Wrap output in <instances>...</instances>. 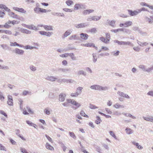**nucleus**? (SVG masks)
<instances>
[{
	"instance_id": "nucleus-9",
	"label": "nucleus",
	"mask_w": 153,
	"mask_h": 153,
	"mask_svg": "<svg viewBox=\"0 0 153 153\" xmlns=\"http://www.w3.org/2000/svg\"><path fill=\"white\" fill-rule=\"evenodd\" d=\"M8 14L10 17L13 18L18 19L19 18V16L18 15L15 14L13 12L10 11V13H8Z\"/></svg>"
},
{
	"instance_id": "nucleus-51",
	"label": "nucleus",
	"mask_w": 153,
	"mask_h": 153,
	"mask_svg": "<svg viewBox=\"0 0 153 153\" xmlns=\"http://www.w3.org/2000/svg\"><path fill=\"white\" fill-rule=\"evenodd\" d=\"M30 68L33 71H35L36 70V68L33 65L30 66Z\"/></svg>"
},
{
	"instance_id": "nucleus-40",
	"label": "nucleus",
	"mask_w": 153,
	"mask_h": 153,
	"mask_svg": "<svg viewBox=\"0 0 153 153\" xmlns=\"http://www.w3.org/2000/svg\"><path fill=\"white\" fill-rule=\"evenodd\" d=\"M110 135L113 137L115 139L117 140V137L115 135L114 133L112 131H109Z\"/></svg>"
},
{
	"instance_id": "nucleus-63",
	"label": "nucleus",
	"mask_w": 153,
	"mask_h": 153,
	"mask_svg": "<svg viewBox=\"0 0 153 153\" xmlns=\"http://www.w3.org/2000/svg\"><path fill=\"white\" fill-rule=\"evenodd\" d=\"M105 110L107 112V113L109 114H111L112 113L111 111L108 108H105Z\"/></svg>"
},
{
	"instance_id": "nucleus-30",
	"label": "nucleus",
	"mask_w": 153,
	"mask_h": 153,
	"mask_svg": "<svg viewBox=\"0 0 153 153\" xmlns=\"http://www.w3.org/2000/svg\"><path fill=\"white\" fill-rule=\"evenodd\" d=\"M114 106L116 108H124V106L123 105H120L118 103H117L114 105Z\"/></svg>"
},
{
	"instance_id": "nucleus-60",
	"label": "nucleus",
	"mask_w": 153,
	"mask_h": 153,
	"mask_svg": "<svg viewBox=\"0 0 153 153\" xmlns=\"http://www.w3.org/2000/svg\"><path fill=\"white\" fill-rule=\"evenodd\" d=\"M45 136L50 142H51L52 143L53 142L52 139L49 136L47 135V134H46Z\"/></svg>"
},
{
	"instance_id": "nucleus-1",
	"label": "nucleus",
	"mask_w": 153,
	"mask_h": 153,
	"mask_svg": "<svg viewBox=\"0 0 153 153\" xmlns=\"http://www.w3.org/2000/svg\"><path fill=\"white\" fill-rule=\"evenodd\" d=\"M86 8L85 6L82 3L76 4L74 7V10H77L79 9H85Z\"/></svg>"
},
{
	"instance_id": "nucleus-55",
	"label": "nucleus",
	"mask_w": 153,
	"mask_h": 153,
	"mask_svg": "<svg viewBox=\"0 0 153 153\" xmlns=\"http://www.w3.org/2000/svg\"><path fill=\"white\" fill-rule=\"evenodd\" d=\"M0 114L4 115L6 117H7V115L4 111L1 110H0Z\"/></svg>"
},
{
	"instance_id": "nucleus-14",
	"label": "nucleus",
	"mask_w": 153,
	"mask_h": 153,
	"mask_svg": "<svg viewBox=\"0 0 153 153\" xmlns=\"http://www.w3.org/2000/svg\"><path fill=\"white\" fill-rule=\"evenodd\" d=\"M13 100L11 96H8V100L7 101L8 104L10 105H13Z\"/></svg>"
},
{
	"instance_id": "nucleus-52",
	"label": "nucleus",
	"mask_w": 153,
	"mask_h": 153,
	"mask_svg": "<svg viewBox=\"0 0 153 153\" xmlns=\"http://www.w3.org/2000/svg\"><path fill=\"white\" fill-rule=\"evenodd\" d=\"M89 32L93 33H95L97 32V30L95 28H93L90 30H89Z\"/></svg>"
},
{
	"instance_id": "nucleus-61",
	"label": "nucleus",
	"mask_w": 153,
	"mask_h": 153,
	"mask_svg": "<svg viewBox=\"0 0 153 153\" xmlns=\"http://www.w3.org/2000/svg\"><path fill=\"white\" fill-rule=\"evenodd\" d=\"M69 55V53H65L64 54H62L60 55V56L62 57H66Z\"/></svg>"
},
{
	"instance_id": "nucleus-16",
	"label": "nucleus",
	"mask_w": 153,
	"mask_h": 153,
	"mask_svg": "<svg viewBox=\"0 0 153 153\" xmlns=\"http://www.w3.org/2000/svg\"><path fill=\"white\" fill-rule=\"evenodd\" d=\"M79 37L76 35H74L70 36L69 38V39L70 40H79Z\"/></svg>"
},
{
	"instance_id": "nucleus-11",
	"label": "nucleus",
	"mask_w": 153,
	"mask_h": 153,
	"mask_svg": "<svg viewBox=\"0 0 153 153\" xmlns=\"http://www.w3.org/2000/svg\"><path fill=\"white\" fill-rule=\"evenodd\" d=\"M80 38L82 39L87 40L88 37V35L86 33H81L80 34Z\"/></svg>"
},
{
	"instance_id": "nucleus-10",
	"label": "nucleus",
	"mask_w": 153,
	"mask_h": 153,
	"mask_svg": "<svg viewBox=\"0 0 153 153\" xmlns=\"http://www.w3.org/2000/svg\"><path fill=\"white\" fill-rule=\"evenodd\" d=\"M45 79L51 82H54L57 79L55 77L53 76H48L47 77H46Z\"/></svg>"
},
{
	"instance_id": "nucleus-44",
	"label": "nucleus",
	"mask_w": 153,
	"mask_h": 153,
	"mask_svg": "<svg viewBox=\"0 0 153 153\" xmlns=\"http://www.w3.org/2000/svg\"><path fill=\"white\" fill-rule=\"evenodd\" d=\"M69 133L71 137L73 138L74 139H75L76 138V136L74 134L73 132L69 131Z\"/></svg>"
},
{
	"instance_id": "nucleus-13",
	"label": "nucleus",
	"mask_w": 153,
	"mask_h": 153,
	"mask_svg": "<svg viewBox=\"0 0 153 153\" xmlns=\"http://www.w3.org/2000/svg\"><path fill=\"white\" fill-rule=\"evenodd\" d=\"M1 46L2 49L4 50H10L11 49V48L8 46L7 44H3L1 45Z\"/></svg>"
},
{
	"instance_id": "nucleus-46",
	"label": "nucleus",
	"mask_w": 153,
	"mask_h": 153,
	"mask_svg": "<svg viewBox=\"0 0 153 153\" xmlns=\"http://www.w3.org/2000/svg\"><path fill=\"white\" fill-rule=\"evenodd\" d=\"M89 108L92 109H94L98 108V107L95 105L91 103L89 104Z\"/></svg>"
},
{
	"instance_id": "nucleus-50",
	"label": "nucleus",
	"mask_w": 153,
	"mask_h": 153,
	"mask_svg": "<svg viewBox=\"0 0 153 153\" xmlns=\"http://www.w3.org/2000/svg\"><path fill=\"white\" fill-rule=\"evenodd\" d=\"M79 93L78 92H76L75 93H72L71 95L72 97H76L79 95Z\"/></svg>"
},
{
	"instance_id": "nucleus-49",
	"label": "nucleus",
	"mask_w": 153,
	"mask_h": 153,
	"mask_svg": "<svg viewBox=\"0 0 153 153\" xmlns=\"http://www.w3.org/2000/svg\"><path fill=\"white\" fill-rule=\"evenodd\" d=\"M83 89V88L81 87H79L77 88V92H78L79 94H81L82 91V90Z\"/></svg>"
},
{
	"instance_id": "nucleus-20",
	"label": "nucleus",
	"mask_w": 153,
	"mask_h": 153,
	"mask_svg": "<svg viewBox=\"0 0 153 153\" xmlns=\"http://www.w3.org/2000/svg\"><path fill=\"white\" fill-rule=\"evenodd\" d=\"M125 131L126 134H131L133 132V130L129 128H126L125 129Z\"/></svg>"
},
{
	"instance_id": "nucleus-53",
	"label": "nucleus",
	"mask_w": 153,
	"mask_h": 153,
	"mask_svg": "<svg viewBox=\"0 0 153 153\" xmlns=\"http://www.w3.org/2000/svg\"><path fill=\"white\" fill-rule=\"evenodd\" d=\"M2 27H4L8 29L11 26L9 25L7 23V22H6L5 24L3 26L2 25Z\"/></svg>"
},
{
	"instance_id": "nucleus-43",
	"label": "nucleus",
	"mask_w": 153,
	"mask_h": 153,
	"mask_svg": "<svg viewBox=\"0 0 153 153\" xmlns=\"http://www.w3.org/2000/svg\"><path fill=\"white\" fill-rule=\"evenodd\" d=\"M80 114L82 116L85 117H88V116L82 110L80 112Z\"/></svg>"
},
{
	"instance_id": "nucleus-27",
	"label": "nucleus",
	"mask_w": 153,
	"mask_h": 153,
	"mask_svg": "<svg viewBox=\"0 0 153 153\" xmlns=\"http://www.w3.org/2000/svg\"><path fill=\"white\" fill-rule=\"evenodd\" d=\"M72 104L75 105L76 108H78L81 106L80 104L78 103L75 100H74L72 102Z\"/></svg>"
},
{
	"instance_id": "nucleus-17",
	"label": "nucleus",
	"mask_w": 153,
	"mask_h": 153,
	"mask_svg": "<svg viewBox=\"0 0 153 153\" xmlns=\"http://www.w3.org/2000/svg\"><path fill=\"white\" fill-rule=\"evenodd\" d=\"M94 11L93 10H84L82 12V13L84 15H87L89 14L90 13H92Z\"/></svg>"
},
{
	"instance_id": "nucleus-41",
	"label": "nucleus",
	"mask_w": 153,
	"mask_h": 153,
	"mask_svg": "<svg viewBox=\"0 0 153 153\" xmlns=\"http://www.w3.org/2000/svg\"><path fill=\"white\" fill-rule=\"evenodd\" d=\"M71 57V59L73 60H76V57L74 56V54L73 53H69V55Z\"/></svg>"
},
{
	"instance_id": "nucleus-3",
	"label": "nucleus",
	"mask_w": 153,
	"mask_h": 153,
	"mask_svg": "<svg viewBox=\"0 0 153 153\" xmlns=\"http://www.w3.org/2000/svg\"><path fill=\"white\" fill-rule=\"evenodd\" d=\"M128 14L131 16H134L137 15L138 13H139L138 9H137L136 10H134V11H132L131 10H128Z\"/></svg>"
},
{
	"instance_id": "nucleus-58",
	"label": "nucleus",
	"mask_w": 153,
	"mask_h": 153,
	"mask_svg": "<svg viewBox=\"0 0 153 153\" xmlns=\"http://www.w3.org/2000/svg\"><path fill=\"white\" fill-rule=\"evenodd\" d=\"M117 94H118L119 96L122 97H123L124 95L125 94L124 93L120 92V91H118L117 92Z\"/></svg>"
},
{
	"instance_id": "nucleus-6",
	"label": "nucleus",
	"mask_w": 153,
	"mask_h": 153,
	"mask_svg": "<svg viewBox=\"0 0 153 153\" xmlns=\"http://www.w3.org/2000/svg\"><path fill=\"white\" fill-rule=\"evenodd\" d=\"M13 52L16 54L21 55H23L24 52V51L18 48H15V50H13Z\"/></svg>"
},
{
	"instance_id": "nucleus-28",
	"label": "nucleus",
	"mask_w": 153,
	"mask_h": 153,
	"mask_svg": "<svg viewBox=\"0 0 153 153\" xmlns=\"http://www.w3.org/2000/svg\"><path fill=\"white\" fill-rule=\"evenodd\" d=\"M92 19L93 21H98L101 18V16H92Z\"/></svg>"
},
{
	"instance_id": "nucleus-23",
	"label": "nucleus",
	"mask_w": 153,
	"mask_h": 153,
	"mask_svg": "<svg viewBox=\"0 0 153 153\" xmlns=\"http://www.w3.org/2000/svg\"><path fill=\"white\" fill-rule=\"evenodd\" d=\"M71 32L72 31L71 30H68L64 33L63 36L64 37H66L69 35Z\"/></svg>"
},
{
	"instance_id": "nucleus-39",
	"label": "nucleus",
	"mask_w": 153,
	"mask_h": 153,
	"mask_svg": "<svg viewBox=\"0 0 153 153\" xmlns=\"http://www.w3.org/2000/svg\"><path fill=\"white\" fill-rule=\"evenodd\" d=\"M109 88H108L107 86H105L104 87H103L102 86H100V90H102V91H106V90H108V89Z\"/></svg>"
},
{
	"instance_id": "nucleus-57",
	"label": "nucleus",
	"mask_w": 153,
	"mask_h": 153,
	"mask_svg": "<svg viewBox=\"0 0 153 153\" xmlns=\"http://www.w3.org/2000/svg\"><path fill=\"white\" fill-rule=\"evenodd\" d=\"M138 32L142 35H146L147 33L146 32H143L140 29L139 30Z\"/></svg>"
},
{
	"instance_id": "nucleus-24",
	"label": "nucleus",
	"mask_w": 153,
	"mask_h": 153,
	"mask_svg": "<svg viewBox=\"0 0 153 153\" xmlns=\"http://www.w3.org/2000/svg\"><path fill=\"white\" fill-rule=\"evenodd\" d=\"M65 3L68 6H70L74 4V2L72 0H68L65 1Z\"/></svg>"
},
{
	"instance_id": "nucleus-31",
	"label": "nucleus",
	"mask_w": 153,
	"mask_h": 153,
	"mask_svg": "<svg viewBox=\"0 0 153 153\" xmlns=\"http://www.w3.org/2000/svg\"><path fill=\"white\" fill-rule=\"evenodd\" d=\"M96 118L97 120L95 121V123L96 124H99L102 121V120L100 118V117L98 116H97Z\"/></svg>"
},
{
	"instance_id": "nucleus-5",
	"label": "nucleus",
	"mask_w": 153,
	"mask_h": 153,
	"mask_svg": "<svg viewBox=\"0 0 153 153\" xmlns=\"http://www.w3.org/2000/svg\"><path fill=\"white\" fill-rule=\"evenodd\" d=\"M88 26L89 24L86 23H82L74 25L75 27L78 28L85 27Z\"/></svg>"
},
{
	"instance_id": "nucleus-45",
	"label": "nucleus",
	"mask_w": 153,
	"mask_h": 153,
	"mask_svg": "<svg viewBox=\"0 0 153 153\" xmlns=\"http://www.w3.org/2000/svg\"><path fill=\"white\" fill-rule=\"evenodd\" d=\"M105 35L106 36V39L107 40H108L109 43L110 39V35L108 33H105Z\"/></svg>"
},
{
	"instance_id": "nucleus-12",
	"label": "nucleus",
	"mask_w": 153,
	"mask_h": 153,
	"mask_svg": "<svg viewBox=\"0 0 153 153\" xmlns=\"http://www.w3.org/2000/svg\"><path fill=\"white\" fill-rule=\"evenodd\" d=\"M62 82L65 83H74L75 81L72 79H67L65 78L62 79Z\"/></svg>"
},
{
	"instance_id": "nucleus-19",
	"label": "nucleus",
	"mask_w": 153,
	"mask_h": 153,
	"mask_svg": "<svg viewBox=\"0 0 153 153\" xmlns=\"http://www.w3.org/2000/svg\"><path fill=\"white\" fill-rule=\"evenodd\" d=\"M21 31L22 33L27 34H30L31 33L30 31L24 28H21Z\"/></svg>"
},
{
	"instance_id": "nucleus-38",
	"label": "nucleus",
	"mask_w": 153,
	"mask_h": 153,
	"mask_svg": "<svg viewBox=\"0 0 153 153\" xmlns=\"http://www.w3.org/2000/svg\"><path fill=\"white\" fill-rule=\"evenodd\" d=\"M63 10L66 12H71L73 11V9H69L68 8H64L63 9Z\"/></svg>"
},
{
	"instance_id": "nucleus-59",
	"label": "nucleus",
	"mask_w": 153,
	"mask_h": 153,
	"mask_svg": "<svg viewBox=\"0 0 153 153\" xmlns=\"http://www.w3.org/2000/svg\"><path fill=\"white\" fill-rule=\"evenodd\" d=\"M0 69L4 70H8L9 69V68L8 66H1V68H0Z\"/></svg>"
},
{
	"instance_id": "nucleus-33",
	"label": "nucleus",
	"mask_w": 153,
	"mask_h": 153,
	"mask_svg": "<svg viewBox=\"0 0 153 153\" xmlns=\"http://www.w3.org/2000/svg\"><path fill=\"white\" fill-rule=\"evenodd\" d=\"M145 19L146 22H148L149 24H152L153 22V21L151 20L150 18H149L147 16H146Z\"/></svg>"
},
{
	"instance_id": "nucleus-54",
	"label": "nucleus",
	"mask_w": 153,
	"mask_h": 153,
	"mask_svg": "<svg viewBox=\"0 0 153 153\" xmlns=\"http://www.w3.org/2000/svg\"><path fill=\"white\" fill-rule=\"evenodd\" d=\"M113 53V55L115 56H118L120 53V51H117L116 52H115L114 51L113 52H112L111 53Z\"/></svg>"
},
{
	"instance_id": "nucleus-32",
	"label": "nucleus",
	"mask_w": 153,
	"mask_h": 153,
	"mask_svg": "<svg viewBox=\"0 0 153 153\" xmlns=\"http://www.w3.org/2000/svg\"><path fill=\"white\" fill-rule=\"evenodd\" d=\"M111 32H113L114 33H117V32H120V31H122V28H119L117 29H112L111 30Z\"/></svg>"
},
{
	"instance_id": "nucleus-25",
	"label": "nucleus",
	"mask_w": 153,
	"mask_h": 153,
	"mask_svg": "<svg viewBox=\"0 0 153 153\" xmlns=\"http://www.w3.org/2000/svg\"><path fill=\"white\" fill-rule=\"evenodd\" d=\"M100 39L101 41L105 44L108 43V40H107L106 39L103 37H100Z\"/></svg>"
},
{
	"instance_id": "nucleus-26",
	"label": "nucleus",
	"mask_w": 153,
	"mask_h": 153,
	"mask_svg": "<svg viewBox=\"0 0 153 153\" xmlns=\"http://www.w3.org/2000/svg\"><path fill=\"white\" fill-rule=\"evenodd\" d=\"M45 147L47 149H48L50 150H52L53 149H54L53 147L51 146L48 143H46L45 145Z\"/></svg>"
},
{
	"instance_id": "nucleus-48",
	"label": "nucleus",
	"mask_w": 153,
	"mask_h": 153,
	"mask_svg": "<svg viewBox=\"0 0 153 153\" xmlns=\"http://www.w3.org/2000/svg\"><path fill=\"white\" fill-rule=\"evenodd\" d=\"M60 144L61 145V147L64 152H65L66 149L67 147L65 146L64 144L62 142H60Z\"/></svg>"
},
{
	"instance_id": "nucleus-8",
	"label": "nucleus",
	"mask_w": 153,
	"mask_h": 153,
	"mask_svg": "<svg viewBox=\"0 0 153 153\" xmlns=\"http://www.w3.org/2000/svg\"><path fill=\"white\" fill-rule=\"evenodd\" d=\"M116 21L115 20H112L110 21L109 19H107L106 21V22L109 25L113 27H114L115 26V24Z\"/></svg>"
},
{
	"instance_id": "nucleus-4",
	"label": "nucleus",
	"mask_w": 153,
	"mask_h": 153,
	"mask_svg": "<svg viewBox=\"0 0 153 153\" xmlns=\"http://www.w3.org/2000/svg\"><path fill=\"white\" fill-rule=\"evenodd\" d=\"M39 33L42 35L46 36L48 37H50L53 34L52 32H46L43 31H39Z\"/></svg>"
},
{
	"instance_id": "nucleus-21",
	"label": "nucleus",
	"mask_w": 153,
	"mask_h": 153,
	"mask_svg": "<svg viewBox=\"0 0 153 153\" xmlns=\"http://www.w3.org/2000/svg\"><path fill=\"white\" fill-rule=\"evenodd\" d=\"M44 28L47 30H53V27L52 26L45 25L44 26Z\"/></svg>"
},
{
	"instance_id": "nucleus-64",
	"label": "nucleus",
	"mask_w": 153,
	"mask_h": 153,
	"mask_svg": "<svg viewBox=\"0 0 153 153\" xmlns=\"http://www.w3.org/2000/svg\"><path fill=\"white\" fill-rule=\"evenodd\" d=\"M15 131L16 132V134L18 136H20V134H19L20 133V131L19 129H16L15 130Z\"/></svg>"
},
{
	"instance_id": "nucleus-36",
	"label": "nucleus",
	"mask_w": 153,
	"mask_h": 153,
	"mask_svg": "<svg viewBox=\"0 0 153 153\" xmlns=\"http://www.w3.org/2000/svg\"><path fill=\"white\" fill-rule=\"evenodd\" d=\"M34 12L36 14L40 13V7H35L33 9Z\"/></svg>"
},
{
	"instance_id": "nucleus-35",
	"label": "nucleus",
	"mask_w": 153,
	"mask_h": 153,
	"mask_svg": "<svg viewBox=\"0 0 153 153\" xmlns=\"http://www.w3.org/2000/svg\"><path fill=\"white\" fill-rule=\"evenodd\" d=\"M78 75H82L84 76H85L86 75V73L83 70H80L78 72Z\"/></svg>"
},
{
	"instance_id": "nucleus-37",
	"label": "nucleus",
	"mask_w": 153,
	"mask_h": 153,
	"mask_svg": "<svg viewBox=\"0 0 153 153\" xmlns=\"http://www.w3.org/2000/svg\"><path fill=\"white\" fill-rule=\"evenodd\" d=\"M93 57V62H94L95 63L97 61V57L96 56V53H93L92 54Z\"/></svg>"
},
{
	"instance_id": "nucleus-34",
	"label": "nucleus",
	"mask_w": 153,
	"mask_h": 153,
	"mask_svg": "<svg viewBox=\"0 0 153 153\" xmlns=\"http://www.w3.org/2000/svg\"><path fill=\"white\" fill-rule=\"evenodd\" d=\"M70 70L68 68H60L59 69L58 71H61L65 73Z\"/></svg>"
},
{
	"instance_id": "nucleus-18",
	"label": "nucleus",
	"mask_w": 153,
	"mask_h": 153,
	"mask_svg": "<svg viewBox=\"0 0 153 153\" xmlns=\"http://www.w3.org/2000/svg\"><path fill=\"white\" fill-rule=\"evenodd\" d=\"M51 14L53 16H61L64 17L65 16L64 14L63 13H59L52 12L51 13Z\"/></svg>"
},
{
	"instance_id": "nucleus-22",
	"label": "nucleus",
	"mask_w": 153,
	"mask_h": 153,
	"mask_svg": "<svg viewBox=\"0 0 153 153\" xmlns=\"http://www.w3.org/2000/svg\"><path fill=\"white\" fill-rule=\"evenodd\" d=\"M133 23L131 21H127L125 22V27H128L132 25Z\"/></svg>"
},
{
	"instance_id": "nucleus-56",
	"label": "nucleus",
	"mask_w": 153,
	"mask_h": 153,
	"mask_svg": "<svg viewBox=\"0 0 153 153\" xmlns=\"http://www.w3.org/2000/svg\"><path fill=\"white\" fill-rule=\"evenodd\" d=\"M19 12L22 13H26V11L23 8H20Z\"/></svg>"
},
{
	"instance_id": "nucleus-42",
	"label": "nucleus",
	"mask_w": 153,
	"mask_h": 153,
	"mask_svg": "<svg viewBox=\"0 0 153 153\" xmlns=\"http://www.w3.org/2000/svg\"><path fill=\"white\" fill-rule=\"evenodd\" d=\"M74 49H75L74 48H71L70 47H68L67 48H64V49L63 50V51H67L69 50H73Z\"/></svg>"
},
{
	"instance_id": "nucleus-47",
	"label": "nucleus",
	"mask_w": 153,
	"mask_h": 153,
	"mask_svg": "<svg viewBox=\"0 0 153 153\" xmlns=\"http://www.w3.org/2000/svg\"><path fill=\"white\" fill-rule=\"evenodd\" d=\"M139 68H140L142 69V70L143 71H146V67H145V66L144 65H140L139 66Z\"/></svg>"
},
{
	"instance_id": "nucleus-7",
	"label": "nucleus",
	"mask_w": 153,
	"mask_h": 153,
	"mask_svg": "<svg viewBox=\"0 0 153 153\" xmlns=\"http://www.w3.org/2000/svg\"><path fill=\"white\" fill-rule=\"evenodd\" d=\"M66 95L63 93H61L59 95V100L61 102L64 101L65 99Z\"/></svg>"
},
{
	"instance_id": "nucleus-2",
	"label": "nucleus",
	"mask_w": 153,
	"mask_h": 153,
	"mask_svg": "<svg viewBox=\"0 0 153 153\" xmlns=\"http://www.w3.org/2000/svg\"><path fill=\"white\" fill-rule=\"evenodd\" d=\"M114 43H117L118 45H130L132 44L130 42H124V41H119L118 40H114Z\"/></svg>"
},
{
	"instance_id": "nucleus-15",
	"label": "nucleus",
	"mask_w": 153,
	"mask_h": 153,
	"mask_svg": "<svg viewBox=\"0 0 153 153\" xmlns=\"http://www.w3.org/2000/svg\"><path fill=\"white\" fill-rule=\"evenodd\" d=\"M100 85H94L91 86L90 88L92 89L100 90Z\"/></svg>"
},
{
	"instance_id": "nucleus-29",
	"label": "nucleus",
	"mask_w": 153,
	"mask_h": 153,
	"mask_svg": "<svg viewBox=\"0 0 153 153\" xmlns=\"http://www.w3.org/2000/svg\"><path fill=\"white\" fill-rule=\"evenodd\" d=\"M122 30L123 32L125 33L128 34H129L131 33V31L128 29H127L125 28H122Z\"/></svg>"
},
{
	"instance_id": "nucleus-62",
	"label": "nucleus",
	"mask_w": 153,
	"mask_h": 153,
	"mask_svg": "<svg viewBox=\"0 0 153 153\" xmlns=\"http://www.w3.org/2000/svg\"><path fill=\"white\" fill-rule=\"evenodd\" d=\"M147 94L148 95L153 97V91H149V92L147 93Z\"/></svg>"
}]
</instances>
